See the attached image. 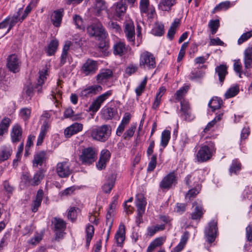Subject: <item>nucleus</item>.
<instances>
[{
    "label": "nucleus",
    "instance_id": "nucleus-1",
    "mask_svg": "<svg viewBox=\"0 0 252 252\" xmlns=\"http://www.w3.org/2000/svg\"><path fill=\"white\" fill-rule=\"evenodd\" d=\"M90 134L94 140L104 142L111 134V127L108 125L97 126L91 130Z\"/></svg>",
    "mask_w": 252,
    "mask_h": 252
},
{
    "label": "nucleus",
    "instance_id": "nucleus-2",
    "mask_svg": "<svg viewBox=\"0 0 252 252\" xmlns=\"http://www.w3.org/2000/svg\"><path fill=\"white\" fill-rule=\"evenodd\" d=\"M215 151L214 143L208 142L207 145L201 146L198 151L196 155L198 161L204 162L210 159Z\"/></svg>",
    "mask_w": 252,
    "mask_h": 252
},
{
    "label": "nucleus",
    "instance_id": "nucleus-3",
    "mask_svg": "<svg viewBox=\"0 0 252 252\" xmlns=\"http://www.w3.org/2000/svg\"><path fill=\"white\" fill-rule=\"evenodd\" d=\"M87 32L91 37L103 38L106 36V32L101 23L95 21L87 28Z\"/></svg>",
    "mask_w": 252,
    "mask_h": 252
},
{
    "label": "nucleus",
    "instance_id": "nucleus-4",
    "mask_svg": "<svg viewBox=\"0 0 252 252\" xmlns=\"http://www.w3.org/2000/svg\"><path fill=\"white\" fill-rule=\"evenodd\" d=\"M97 153L94 148L88 147L82 150L79 159L84 165H90L96 159Z\"/></svg>",
    "mask_w": 252,
    "mask_h": 252
},
{
    "label": "nucleus",
    "instance_id": "nucleus-5",
    "mask_svg": "<svg viewBox=\"0 0 252 252\" xmlns=\"http://www.w3.org/2000/svg\"><path fill=\"white\" fill-rule=\"evenodd\" d=\"M156 64L155 58L151 53L146 51L141 54L139 62L141 67L152 69L156 67Z\"/></svg>",
    "mask_w": 252,
    "mask_h": 252
},
{
    "label": "nucleus",
    "instance_id": "nucleus-6",
    "mask_svg": "<svg viewBox=\"0 0 252 252\" xmlns=\"http://www.w3.org/2000/svg\"><path fill=\"white\" fill-rule=\"evenodd\" d=\"M177 184V177L174 172L165 176L159 183V187L162 189H169Z\"/></svg>",
    "mask_w": 252,
    "mask_h": 252
},
{
    "label": "nucleus",
    "instance_id": "nucleus-7",
    "mask_svg": "<svg viewBox=\"0 0 252 252\" xmlns=\"http://www.w3.org/2000/svg\"><path fill=\"white\" fill-rule=\"evenodd\" d=\"M111 90L97 96L89 107V110L93 112H96L100 108L102 104L112 94Z\"/></svg>",
    "mask_w": 252,
    "mask_h": 252
},
{
    "label": "nucleus",
    "instance_id": "nucleus-8",
    "mask_svg": "<svg viewBox=\"0 0 252 252\" xmlns=\"http://www.w3.org/2000/svg\"><path fill=\"white\" fill-rule=\"evenodd\" d=\"M54 225V231L56 234V239L57 240L63 238L64 231L66 228V223L62 219L55 218L52 221Z\"/></svg>",
    "mask_w": 252,
    "mask_h": 252
},
{
    "label": "nucleus",
    "instance_id": "nucleus-9",
    "mask_svg": "<svg viewBox=\"0 0 252 252\" xmlns=\"http://www.w3.org/2000/svg\"><path fill=\"white\" fill-rule=\"evenodd\" d=\"M217 229V223L216 221L213 220L208 223L205 230V236L209 243L211 244L215 240Z\"/></svg>",
    "mask_w": 252,
    "mask_h": 252
},
{
    "label": "nucleus",
    "instance_id": "nucleus-10",
    "mask_svg": "<svg viewBox=\"0 0 252 252\" xmlns=\"http://www.w3.org/2000/svg\"><path fill=\"white\" fill-rule=\"evenodd\" d=\"M97 69V62L89 59L83 64L81 70L85 76H88L94 74Z\"/></svg>",
    "mask_w": 252,
    "mask_h": 252
},
{
    "label": "nucleus",
    "instance_id": "nucleus-11",
    "mask_svg": "<svg viewBox=\"0 0 252 252\" xmlns=\"http://www.w3.org/2000/svg\"><path fill=\"white\" fill-rule=\"evenodd\" d=\"M56 172L61 178L68 177L72 172L70 164L67 161L59 162L56 166Z\"/></svg>",
    "mask_w": 252,
    "mask_h": 252
},
{
    "label": "nucleus",
    "instance_id": "nucleus-12",
    "mask_svg": "<svg viewBox=\"0 0 252 252\" xmlns=\"http://www.w3.org/2000/svg\"><path fill=\"white\" fill-rule=\"evenodd\" d=\"M21 62L15 54L9 55L7 58L6 66L9 70L13 73H17L20 70Z\"/></svg>",
    "mask_w": 252,
    "mask_h": 252
},
{
    "label": "nucleus",
    "instance_id": "nucleus-13",
    "mask_svg": "<svg viewBox=\"0 0 252 252\" xmlns=\"http://www.w3.org/2000/svg\"><path fill=\"white\" fill-rule=\"evenodd\" d=\"M18 21L20 22L23 21H21V17L18 18V16H14L11 17H7L1 22V29H6L4 34L8 33Z\"/></svg>",
    "mask_w": 252,
    "mask_h": 252
},
{
    "label": "nucleus",
    "instance_id": "nucleus-14",
    "mask_svg": "<svg viewBox=\"0 0 252 252\" xmlns=\"http://www.w3.org/2000/svg\"><path fill=\"white\" fill-rule=\"evenodd\" d=\"M48 159L46 152L41 151L35 153L32 160V165L33 167H38L41 166L46 163Z\"/></svg>",
    "mask_w": 252,
    "mask_h": 252
},
{
    "label": "nucleus",
    "instance_id": "nucleus-15",
    "mask_svg": "<svg viewBox=\"0 0 252 252\" xmlns=\"http://www.w3.org/2000/svg\"><path fill=\"white\" fill-rule=\"evenodd\" d=\"M23 134L21 126L18 124H15L12 127L10 133L11 141L17 143L21 141Z\"/></svg>",
    "mask_w": 252,
    "mask_h": 252
},
{
    "label": "nucleus",
    "instance_id": "nucleus-16",
    "mask_svg": "<svg viewBox=\"0 0 252 252\" xmlns=\"http://www.w3.org/2000/svg\"><path fill=\"white\" fill-rule=\"evenodd\" d=\"M102 90V87L98 85L88 86L81 91L80 95L82 97H87L100 92Z\"/></svg>",
    "mask_w": 252,
    "mask_h": 252
},
{
    "label": "nucleus",
    "instance_id": "nucleus-17",
    "mask_svg": "<svg viewBox=\"0 0 252 252\" xmlns=\"http://www.w3.org/2000/svg\"><path fill=\"white\" fill-rule=\"evenodd\" d=\"M45 172V170L44 169L41 168L36 172L32 179L30 180L28 176H27L26 175H23V178L27 181H28L31 185L37 186L39 184L41 181L44 177Z\"/></svg>",
    "mask_w": 252,
    "mask_h": 252
},
{
    "label": "nucleus",
    "instance_id": "nucleus-18",
    "mask_svg": "<svg viewBox=\"0 0 252 252\" xmlns=\"http://www.w3.org/2000/svg\"><path fill=\"white\" fill-rule=\"evenodd\" d=\"M116 175L114 174H111L109 175L107 178L106 182L102 186V191L106 193H109L111 191L114 186Z\"/></svg>",
    "mask_w": 252,
    "mask_h": 252
},
{
    "label": "nucleus",
    "instance_id": "nucleus-19",
    "mask_svg": "<svg viewBox=\"0 0 252 252\" xmlns=\"http://www.w3.org/2000/svg\"><path fill=\"white\" fill-rule=\"evenodd\" d=\"M83 129V125L75 123L64 130V135L66 137H70L72 135L81 131Z\"/></svg>",
    "mask_w": 252,
    "mask_h": 252
},
{
    "label": "nucleus",
    "instance_id": "nucleus-20",
    "mask_svg": "<svg viewBox=\"0 0 252 252\" xmlns=\"http://www.w3.org/2000/svg\"><path fill=\"white\" fill-rule=\"evenodd\" d=\"M102 117L105 120H111L118 114L116 108L104 107L101 111Z\"/></svg>",
    "mask_w": 252,
    "mask_h": 252
},
{
    "label": "nucleus",
    "instance_id": "nucleus-21",
    "mask_svg": "<svg viewBox=\"0 0 252 252\" xmlns=\"http://www.w3.org/2000/svg\"><path fill=\"white\" fill-rule=\"evenodd\" d=\"M124 32L129 41L133 42L135 39V28L133 23L126 24Z\"/></svg>",
    "mask_w": 252,
    "mask_h": 252
},
{
    "label": "nucleus",
    "instance_id": "nucleus-22",
    "mask_svg": "<svg viewBox=\"0 0 252 252\" xmlns=\"http://www.w3.org/2000/svg\"><path fill=\"white\" fill-rule=\"evenodd\" d=\"M63 9H60L54 11L51 16V21L53 25L56 27L61 25L63 17Z\"/></svg>",
    "mask_w": 252,
    "mask_h": 252
},
{
    "label": "nucleus",
    "instance_id": "nucleus-23",
    "mask_svg": "<svg viewBox=\"0 0 252 252\" xmlns=\"http://www.w3.org/2000/svg\"><path fill=\"white\" fill-rule=\"evenodd\" d=\"M136 206L137 208V211L145 212V207L147 202L143 194H138L136 196Z\"/></svg>",
    "mask_w": 252,
    "mask_h": 252
},
{
    "label": "nucleus",
    "instance_id": "nucleus-24",
    "mask_svg": "<svg viewBox=\"0 0 252 252\" xmlns=\"http://www.w3.org/2000/svg\"><path fill=\"white\" fill-rule=\"evenodd\" d=\"M189 233L186 231L182 236L180 242L179 244L171 250V252H180L185 246V245L189 239Z\"/></svg>",
    "mask_w": 252,
    "mask_h": 252
},
{
    "label": "nucleus",
    "instance_id": "nucleus-25",
    "mask_svg": "<svg viewBox=\"0 0 252 252\" xmlns=\"http://www.w3.org/2000/svg\"><path fill=\"white\" fill-rule=\"evenodd\" d=\"M244 65L246 68L251 67L252 64V47H248L244 51Z\"/></svg>",
    "mask_w": 252,
    "mask_h": 252
},
{
    "label": "nucleus",
    "instance_id": "nucleus-26",
    "mask_svg": "<svg viewBox=\"0 0 252 252\" xmlns=\"http://www.w3.org/2000/svg\"><path fill=\"white\" fill-rule=\"evenodd\" d=\"M43 195V191L42 189H39L37 191L35 199L33 201L32 205V210L33 212H36L38 210V207L40 206L42 200Z\"/></svg>",
    "mask_w": 252,
    "mask_h": 252
},
{
    "label": "nucleus",
    "instance_id": "nucleus-27",
    "mask_svg": "<svg viewBox=\"0 0 252 252\" xmlns=\"http://www.w3.org/2000/svg\"><path fill=\"white\" fill-rule=\"evenodd\" d=\"M106 8V4L104 0H95L94 9L96 15L100 16L101 12L105 10Z\"/></svg>",
    "mask_w": 252,
    "mask_h": 252
},
{
    "label": "nucleus",
    "instance_id": "nucleus-28",
    "mask_svg": "<svg viewBox=\"0 0 252 252\" xmlns=\"http://www.w3.org/2000/svg\"><path fill=\"white\" fill-rule=\"evenodd\" d=\"M227 67L226 65L220 64L216 68V72L218 74L219 77V81L220 83H223L226 75L227 74Z\"/></svg>",
    "mask_w": 252,
    "mask_h": 252
},
{
    "label": "nucleus",
    "instance_id": "nucleus-29",
    "mask_svg": "<svg viewBox=\"0 0 252 252\" xmlns=\"http://www.w3.org/2000/svg\"><path fill=\"white\" fill-rule=\"evenodd\" d=\"M126 52V45L123 42H118L113 46V53L116 55L122 56Z\"/></svg>",
    "mask_w": 252,
    "mask_h": 252
},
{
    "label": "nucleus",
    "instance_id": "nucleus-30",
    "mask_svg": "<svg viewBox=\"0 0 252 252\" xmlns=\"http://www.w3.org/2000/svg\"><path fill=\"white\" fill-rule=\"evenodd\" d=\"M164 241V238L162 237H158L153 241L147 249V252H152L157 248L161 246Z\"/></svg>",
    "mask_w": 252,
    "mask_h": 252
},
{
    "label": "nucleus",
    "instance_id": "nucleus-31",
    "mask_svg": "<svg viewBox=\"0 0 252 252\" xmlns=\"http://www.w3.org/2000/svg\"><path fill=\"white\" fill-rule=\"evenodd\" d=\"M176 0H161L159 3V8L162 11H169L176 3Z\"/></svg>",
    "mask_w": 252,
    "mask_h": 252
},
{
    "label": "nucleus",
    "instance_id": "nucleus-32",
    "mask_svg": "<svg viewBox=\"0 0 252 252\" xmlns=\"http://www.w3.org/2000/svg\"><path fill=\"white\" fill-rule=\"evenodd\" d=\"M115 239L118 244H121L125 239V226L124 224H121L119 230L115 235Z\"/></svg>",
    "mask_w": 252,
    "mask_h": 252
},
{
    "label": "nucleus",
    "instance_id": "nucleus-33",
    "mask_svg": "<svg viewBox=\"0 0 252 252\" xmlns=\"http://www.w3.org/2000/svg\"><path fill=\"white\" fill-rule=\"evenodd\" d=\"M12 153V147L8 146H3L1 150V161L7 160Z\"/></svg>",
    "mask_w": 252,
    "mask_h": 252
},
{
    "label": "nucleus",
    "instance_id": "nucleus-34",
    "mask_svg": "<svg viewBox=\"0 0 252 252\" xmlns=\"http://www.w3.org/2000/svg\"><path fill=\"white\" fill-rule=\"evenodd\" d=\"M127 8L126 5L123 0L118 2L116 5L115 10L117 15L119 17L123 15L126 12Z\"/></svg>",
    "mask_w": 252,
    "mask_h": 252
},
{
    "label": "nucleus",
    "instance_id": "nucleus-35",
    "mask_svg": "<svg viewBox=\"0 0 252 252\" xmlns=\"http://www.w3.org/2000/svg\"><path fill=\"white\" fill-rule=\"evenodd\" d=\"M222 104V100L218 97H213L208 103L209 106L212 108V111H214L216 109L220 108Z\"/></svg>",
    "mask_w": 252,
    "mask_h": 252
},
{
    "label": "nucleus",
    "instance_id": "nucleus-36",
    "mask_svg": "<svg viewBox=\"0 0 252 252\" xmlns=\"http://www.w3.org/2000/svg\"><path fill=\"white\" fill-rule=\"evenodd\" d=\"M46 71L39 72V76L38 79V82L34 86V89H37V91L38 93L42 92V85L44 84L45 80L46 79Z\"/></svg>",
    "mask_w": 252,
    "mask_h": 252
},
{
    "label": "nucleus",
    "instance_id": "nucleus-37",
    "mask_svg": "<svg viewBox=\"0 0 252 252\" xmlns=\"http://www.w3.org/2000/svg\"><path fill=\"white\" fill-rule=\"evenodd\" d=\"M59 46V42L57 39L52 40L48 46L47 54L48 56H52L55 54Z\"/></svg>",
    "mask_w": 252,
    "mask_h": 252
},
{
    "label": "nucleus",
    "instance_id": "nucleus-38",
    "mask_svg": "<svg viewBox=\"0 0 252 252\" xmlns=\"http://www.w3.org/2000/svg\"><path fill=\"white\" fill-rule=\"evenodd\" d=\"M204 214L203 208L198 205H196L194 208V211L191 213V218L193 220H200Z\"/></svg>",
    "mask_w": 252,
    "mask_h": 252
},
{
    "label": "nucleus",
    "instance_id": "nucleus-39",
    "mask_svg": "<svg viewBox=\"0 0 252 252\" xmlns=\"http://www.w3.org/2000/svg\"><path fill=\"white\" fill-rule=\"evenodd\" d=\"M113 75L112 70L107 69L102 71L99 74L97 75V80L98 81H103L111 78Z\"/></svg>",
    "mask_w": 252,
    "mask_h": 252
},
{
    "label": "nucleus",
    "instance_id": "nucleus-40",
    "mask_svg": "<svg viewBox=\"0 0 252 252\" xmlns=\"http://www.w3.org/2000/svg\"><path fill=\"white\" fill-rule=\"evenodd\" d=\"M11 123V120L8 117H5L1 121V136L8 132Z\"/></svg>",
    "mask_w": 252,
    "mask_h": 252
},
{
    "label": "nucleus",
    "instance_id": "nucleus-41",
    "mask_svg": "<svg viewBox=\"0 0 252 252\" xmlns=\"http://www.w3.org/2000/svg\"><path fill=\"white\" fill-rule=\"evenodd\" d=\"M152 33L156 36H161L164 33V25L159 23H156L152 30Z\"/></svg>",
    "mask_w": 252,
    "mask_h": 252
},
{
    "label": "nucleus",
    "instance_id": "nucleus-42",
    "mask_svg": "<svg viewBox=\"0 0 252 252\" xmlns=\"http://www.w3.org/2000/svg\"><path fill=\"white\" fill-rule=\"evenodd\" d=\"M94 227L92 225L88 224L86 228V232L87 234L86 236V246H89L90 245L91 241L94 234Z\"/></svg>",
    "mask_w": 252,
    "mask_h": 252
},
{
    "label": "nucleus",
    "instance_id": "nucleus-43",
    "mask_svg": "<svg viewBox=\"0 0 252 252\" xmlns=\"http://www.w3.org/2000/svg\"><path fill=\"white\" fill-rule=\"evenodd\" d=\"M170 131L168 130H164L161 133L160 145L165 148L168 144L170 139Z\"/></svg>",
    "mask_w": 252,
    "mask_h": 252
},
{
    "label": "nucleus",
    "instance_id": "nucleus-44",
    "mask_svg": "<svg viewBox=\"0 0 252 252\" xmlns=\"http://www.w3.org/2000/svg\"><path fill=\"white\" fill-rule=\"evenodd\" d=\"M241 166L242 165L241 163L238 160H233L229 169L230 174L231 175L232 173L237 174V173L241 170Z\"/></svg>",
    "mask_w": 252,
    "mask_h": 252
},
{
    "label": "nucleus",
    "instance_id": "nucleus-45",
    "mask_svg": "<svg viewBox=\"0 0 252 252\" xmlns=\"http://www.w3.org/2000/svg\"><path fill=\"white\" fill-rule=\"evenodd\" d=\"M205 74V72L201 70L199 68L195 69L191 73L189 76V79L191 80H196L202 79Z\"/></svg>",
    "mask_w": 252,
    "mask_h": 252
},
{
    "label": "nucleus",
    "instance_id": "nucleus-46",
    "mask_svg": "<svg viewBox=\"0 0 252 252\" xmlns=\"http://www.w3.org/2000/svg\"><path fill=\"white\" fill-rule=\"evenodd\" d=\"M239 92V87L238 85H235L227 90L225 94V97L226 98L233 97L236 95Z\"/></svg>",
    "mask_w": 252,
    "mask_h": 252
},
{
    "label": "nucleus",
    "instance_id": "nucleus-47",
    "mask_svg": "<svg viewBox=\"0 0 252 252\" xmlns=\"http://www.w3.org/2000/svg\"><path fill=\"white\" fill-rule=\"evenodd\" d=\"M136 126L137 125L136 124L131 125L128 129L124 133L123 135L124 138L125 139H127L132 137L135 132Z\"/></svg>",
    "mask_w": 252,
    "mask_h": 252
},
{
    "label": "nucleus",
    "instance_id": "nucleus-48",
    "mask_svg": "<svg viewBox=\"0 0 252 252\" xmlns=\"http://www.w3.org/2000/svg\"><path fill=\"white\" fill-rule=\"evenodd\" d=\"M220 26V22L219 20H210L208 24V27L211 30L212 34L216 33Z\"/></svg>",
    "mask_w": 252,
    "mask_h": 252
},
{
    "label": "nucleus",
    "instance_id": "nucleus-49",
    "mask_svg": "<svg viewBox=\"0 0 252 252\" xmlns=\"http://www.w3.org/2000/svg\"><path fill=\"white\" fill-rule=\"evenodd\" d=\"M164 229L165 225L164 224L148 227L147 229L148 235L150 236H153L157 232L163 230Z\"/></svg>",
    "mask_w": 252,
    "mask_h": 252
},
{
    "label": "nucleus",
    "instance_id": "nucleus-50",
    "mask_svg": "<svg viewBox=\"0 0 252 252\" xmlns=\"http://www.w3.org/2000/svg\"><path fill=\"white\" fill-rule=\"evenodd\" d=\"M230 2L229 1H225L221 2L218 5H216L213 10V13L220 11L221 10L227 9L230 6Z\"/></svg>",
    "mask_w": 252,
    "mask_h": 252
},
{
    "label": "nucleus",
    "instance_id": "nucleus-51",
    "mask_svg": "<svg viewBox=\"0 0 252 252\" xmlns=\"http://www.w3.org/2000/svg\"><path fill=\"white\" fill-rule=\"evenodd\" d=\"M149 5V0H140L139 8L141 13L147 14L148 12Z\"/></svg>",
    "mask_w": 252,
    "mask_h": 252
},
{
    "label": "nucleus",
    "instance_id": "nucleus-52",
    "mask_svg": "<svg viewBox=\"0 0 252 252\" xmlns=\"http://www.w3.org/2000/svg\"><path fill=\"white\" fill-rule=\"evenodd\" d=\"M73 20L77 28L80 30L84 29L85 28L83 24V21L81 16L78 15H75L73 17Z\"/></svg>",
    "mask_w": 252,
    "mask_h": 252
},
{
    "label": "nucleus",
    "instance_id": "nucleus-53",
    "mask_svg": "<svg viewBox=\"0 0 252 252\" xmlns=\"http://www.w3.org/2000/svg\"><path fill=\"white\" fill-rule=\"evenodd\" d=\"M34 88V86L33 87L31 83H29L24 88V93L26 94L27 96L29 97L30 99L31 98L33 94Z\"/></svg>",
    "mask_w": 252,
    "mask_h": 252
},
{
    "label": "nucleus",
    "instance_id": "nucleus-54",
    "mask_svg": "<svg viewBox=\"0 0 252 252\" xmlns=\"http://www.w3.org/2000/svg\"><path fill=\"white\" fill-rule=\"evenodd\" d=\"M147 77H146L142 81V82L140 83V84L136 87L135 89V93L137 96H139L141 95L143 91L145 89L146 85L147 84Z\"/></svg>",
    "mask_w": 252,
    "mask_h": 252
},
{
    "label": "nucleus",
    "instance_id": "nucleus-55",
    "mask_svg": "<svg viewBox=\"0 0 252 252\" xmlns=\"http://www.w3.org/2000/svg\"><path fill=\"white\" fill-rule=\"evenodd\" d=\"M251 37H252V30L242 34L238 40V44L239 45L242 44L243 42L250 39Z\"/></svg>",
    "mask_w": 252,
    "mask_h": 252
},
{
    "label": "nucleus",
    "instance_id": "nucleus-56",
    "mask_svg": "<svg viewBox=\"0 0 252 252\" xmlns=\"http://www.w3.org/2000/svg\"><path fill=\"white\" fill-rule=\"evenodd\" d=\"M4 190L7 192V198L9 199L10 196V194L12 193L14 190V188L10 185L9 182L7 181H5L3 184Z\"/></svg>",
    "mask_w": 252,
    "mask_h": 252
},
{
    "label": "nucleus",
    "instance_id": "nucleus-57",
    "mask_svg": "<svg viewBox=\"0 0 252 252\" xmlns=\"http://www.w3.org/2000/svg\"><path fill=\"white\" fill-rule=\"evenodd\" d=\"M188 87H183L178 90L175 94V98L177 100H180L182 96L184 95L188 92Z\"/></svg>",
    "mask_w": 252,
    "mask_h": 252
},
{
    "label": "nucleus",
    "instance_id": "nucleus-58",
    "mask_svg": "<svg viewBox=\"0 0 252 252\" xmlns=\"http://www.w3.org/2000/svg\"><path fill=\"white\" fill-rule=\"evenodd\" d=\"M31 113V110L30 109L24 108L21 110L20 115L24 120L26 121L29 119Z\"/></svg>",
    "mask_w": 252,
    "mask_h": 252
},
{
    "label": "nucleus",
    "instance_id": "nucleus-59",
    "mask_svg": "<svg viewBox=\"0 0 252 252\" xmlns=\"http://www.w3.org/2000/svg\"><path fill=\"white\" fill-rule=\"evenodd\" d=\"M180 104H181V109L180 110V112H181V114H183L184 113H185L186 112H188V111L191 110L190 105H189V102L185 101V100H182V101H181Z\"/></svg>",
    "mask_w": 252,
    "mask_h": 252
},
{
    "label": "nucleus",
    "instance_id": "nucleus-60",
    "mask_svg": "<svg viewBox=\"0 0 252 252\" xmlns=\"http://www.w3.org/2000/svg\"><path fill=\"white\" fill-rule=\"evenodd\" d=\"M78 210L76 207H71L68 211L67 217L68 219L72 221H74L77 217L76 211Z\"/></svg>",
    "mask_w": 252,
    "mask_h": 252
},
{
    "label": "nucleus",
    "instance_id": "nucleus-61",
    "mask_svg": "<svg viewBox=\"0 0 252 252\" xmlns=\"http://www.w3.org/2000/svg\"><path fill=\"white\" fill-rule=\"evenodd\" d=\"M157 155H153L151 157L147 168L148 171H152L155 168L157 164Z\"/></svg>",
    "mask_w": 252,
    "mask_h": 252
},
{
    "label": "nucleus",
    "instance_id": "nucleus-62",
    "mask_svg": "<svg viewBox=\"0 0 252 252\" xmlns=\"http://www.w3.org/2000/svg\"><path fill=\"white\" fill-rule=\"evenodd\" d=\"M118 195H115L113 197V201L112 202V203L110 204L109 210L108 211L107 214L106 215H108V218L109 219H111V213L113 212V209H115L116 207L117 203H118Z\"/></svg>",
    "mask_w": 252,
    "mask_h": 252
},
{
    "label": "nucleus",
    "instance_id": "nucleus-63",
    "mask_svg": "<svg viewBox=\"0 0 252 252\" xmlns=\"http://www.w3.org/2000/svg\"><path fill=\"white\" fill-rule=\"evenodd\" d=\"M180 116L182 118H183L185 121L187 122H191L195 118L194 115L192 113L191 110L184 113L183 114H181Z\"/></svg>",
    "mask_w": 252,
    "mask_h": 252
},
{
    "label": "nucleus",
    "instance_id": "nucleus-64",
    "mask_svg": "<svg viewBox=\"0 0 252 252\" xmlns=\"http://www.w3.org/2000/svg\"><path fill=\"white\" fill-rule=\"evenodd\" d=\"M111 157V153L108 150L104 149L102 150L100 153L99 157L100 159H102L103 160H105L108 162Z\"/></svg>",
    "mask_w": 252,
    "mask_h": 252
}]
</instances>
